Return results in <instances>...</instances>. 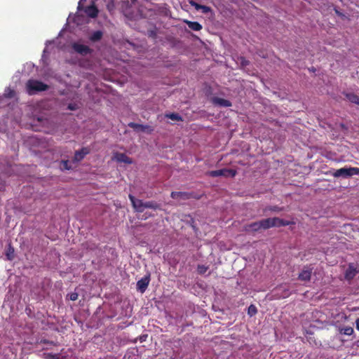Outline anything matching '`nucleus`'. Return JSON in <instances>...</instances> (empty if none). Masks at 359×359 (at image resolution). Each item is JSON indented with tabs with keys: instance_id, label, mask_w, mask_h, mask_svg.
<instances>
[{
	"instance_id": "obj_29",
	"label": "nucleus",
	"mask_w": 359,
	"mask_h": 359,
	"mask_svg": "<svg viewBox=\"0 0 359 359\" xmlns=\"http://www.w3.org/2000/svg\"><path fill=\"white\" fill-rule=\"evenodd\" d=\"M69 299L72 301H75L78 299V294L76 292H72L68 294Z\"/></svg>"
},
{
	"instance_id": "obj_6",
	"label": "nucleus",
	"mask_w": 359,
	"mask_h": 359,
	"mask_svg": "<svg viewBox=\"0 0 359 359\" xmlns=\"http://www.w3.org/2000/svg\"><path fill=\"white\" fill-rule=\"evenodd\" d=\"M252 224H294V222H285L283 219H280L278 217L267 218L262 219L259 222H254Z\"/></svg>"
},
{
	"instance_id": "obj_10",
	"label": "nucleus",
	"mask_w": 359,
	"mask_h": 359,
	"mask_svg": "<svg viewBox=\"0 0 359 359\" xmlns=\"http://www.w3.org/2000/svg\"><path fill=\"white\" fill-rule=\"evenodd\" d=\"M90 149L88 147H83L79 151H76L73 158L74 162H79L84 158V157L90 153Z\"/></svg>"
},
{
	"instance_id": "obj_32",
	"label": "nucleus",
	"mask_w": 359,
	"mask_h": 359,
	"mask_svg": "<svg viewBox=\"0 0 359 359\" xmlns=\"http://www.w3.org/2000/svg\"><path fill=\"white\" fill-rule=\"evenodd\" d=\"M68 109H70V110H75V109H76V104H69L68 105Z\"/></svg>"
},
{
	"instance_id": "obj_2",
	"label": "nucleus",
	"mask_w": 359,
	"mask_h": 359,
	"mask_svg": "<svg viewBox=\"0 0 359 359\" xmlns=\"http://www.w3.org/2000/svg\"><path fill=\"white\" fill-rule=\"evenodd\" d=\"M355 175H359V168H341L336 170L332 173V176L334 177H342L344 178H347Z\"/></svg>"
},
{
	"instance_id": "obj_16",
	"label": "nucleus",
	"mask_w": 359,
	"mask_h": 359,
	"mask_svg": "<svg viewBox=\"0 0 359 359\" xmlns=\"http://www.w3.org/2000/svg\"><path fill=\"white\" fill-rule=\"evenodd\" d=\"M339 332L341 334L351 336V334H353L354 330L352 327L346 326V327H339Z\"/></svg>"
},
{
	"instance_id": "obj_8",
	"label": "nucleus",
	"mask_w": 359,
	"mask_h": 359,
	"mask_svg": "<svg viewBox=\"0 0 359 359\" xmlns=\"http://www.w3.org/2000/svg\"><path fill=\"white\" fill-rule=\"evenodd\" d=\"M72 47L76 53L82 55H86L91 53V49L86 45L74 43Z\"/></svg>"
},
{
	"instance_id": "obj_18",
	"label": "nucleus",
	"mask_w": 359,
	"mask_h": 359,
	"mask_svg": "<svg viewBox=\"0 0 359 359\" xmlns=\"http://www.w3.org/2000/svg\"><path fill=\"white\" fill-rule=\"evenodd\" d=\"M129 127L133 128L134 130H137V131H144L146 128H148L147 126H144V125H142V124H139V123H130L128 124Z\"/></svg>"
},
{
	"instance_id": "obj_15",
	"label": "nucleus",
	"mask_w": 359,
	"mask_h": 359,
	"mask_svg": "<svg viewBox=\"0 0 359 359\" xmlns=\"http://www.w3.org/2000/svg\"><path fill=\"white\" fill-rule=\"evenodd\" d=\"M185 23L188 25L189 28L194 31H200L202 29V25L198 22L186 20Z\"/></svg>"
},
{
	"instance_id": "obj_7",
	"label": "nucleus",
	"mask_w": 359,
	"mask_h": 359,
	"mask_svg": "<svg viewBox=\"0 0 359 359\" xmlns=\"http://www.w3.org/2000/svg\"><path fill=\"white\" fill-rule=\"evenodd\" d=\"M128 198L132 203L135 210L138 212H142L144 210V202L140 199L136 198L134 196L129 194Z\"/></svg>"
},
{
	"instance_id": "obj_24",
	"label": "nucleus",
	"mask_w": 359,
	"mask_h": 359,
	"mask_svg": "<svg viewBox=\"0 0 359 359\" xmlns=\"http://www.w3.org/2000/svg\"><path fill=\"white\" fill-rule=\"evenodd\" d=\"M257 312V308L254 305H250L249 307H248V314L250 316H252L254 315H255Z\"/></svg>"
},
{
	"instance_id": "obj_13",
	"label": "nucleus",
	"mask_w": 359,
	"mask_h": 359,
	"mask_svg": "<svg viewBox=\"0 0 359 359\" xmlns=\"http://www.w3.org/2000/svg\"><path fill=\"white\" fill-rule=\"evenodd\" d=\"M212 101H213L214 104L219 105V106L226 107L231 106V102L229 100L224 99V98L214 97Z\"/></svg>"
},
{
	"instance_id": "obj_33",
	"label": "nucleus",
	"mask_w": 359,
	"mask_h": 359,
	"mask_svg": "<svg viewBox=\"0 0 359 359\" xmlns=\"http://www.w3.org/2000/svg\"><path fill=\"white\" fill-rule=\"evenodd\" d=\"M129 6H130V3H129L128 0L123 1V3H122L123 7V6L128 7Z\"/></svg>"
},
{
	"instance_id": "obj_25",
	"label": "nucleus",
	"mask_w": 359,
	"mask_h": 359,
	"mask_svg": "<svg viewBox=\"0 0 359 359\" xmlns=\"http://www.w3.org/2000/svg\"><path fill=\"white\" fill-rule=\"evenodd\" d=\"M61 165H62V168L65 170L72 169V167L69 165V161L68 160L62 161Z\"/></svg>"
},
{
	"instance_id": "obj_19",
	"label": "nucleus",
	"mask_w": 359,
	"mask_h": 359,
	"mask_svg": "<svg viewBox=\"0 0 359 359\" xmlns=\"http://www.w3.org/2000/svg\"><path fill=\"white\" fill-rule=\"evenodd\" d=\"M144 209L145 208H150V209H153V210L160 209V205L155 201L144 202Z\"/></svg>"
},
{
	"instance_id": "obj_1",
	"label": "nucleus",
	"mask_w": 359,
	"mask_h": 359,
	"mask_svg": "<svg viewBox=\"0 0 359 359\" xmlns=\"http://www.w3.org/2000/svg\"><path fill=\"white\" fill-rule=\"evenodd\" d=\"M27 88L29 94L35 92L45 91L48 89V86L42 81L30 79L27 82Z\"/></svg>"
},
{
	"instance_id": "obj_20",
	"label": "nucleus",
	"mask_w": 359,
	"mask_h": 359,
	"mask_svg": "<svg viewBox=\"0 0 359 359\" xmlns=\"http://www.w3.org/2000/svg\"><path fill=\"white\" fill-rule=\"evenodd\" d=\"M348 101L359 105V96L354 93H348L346 95Z\"/></svg>"
},
{
	"instance_id": "obj_4",
	"label": "nucleus",
	"mask_w": 359,
	"mask_h": 359,
	"mask_svg": "<svg viewBox=\"0 0 359 359\" xmlns=\"http://www.w3.org/2000/svg\"><path fill=\"white\" fill-rule=\"evenodd\" d=\"M170 196L173 199H180L185 201L191 198L200 199L201 198L202 196L197 194L194 192L172 191L170 194Z\"/></svg>"
},
{
	"instance_id": "obj_27",
	"label": "nucleus",
	"mask_w": 359,
	"mask_h": 359,
	"mask_svg": "<svg viewBox=\"0 0 359 359\" xmlns=\"http://www.w3.org/2000/svg\"><path fill=\"white\" fill-rule=\"evenodd\" d=\"M208 270V267L204 265L198 266V272L201 274L205 273Z\"/></svg>"
},
{
	"instance_id": "obj_14",
	"label": "nucleus",
	"mask_w": 359,
	"mask_h": 359,
	"mask_svg": "<svg viewBox=\"0 0 359 359\" xmlns=\"http://www.w3.org/2000/svg\"><path fill=\"white\" fill-rule=\"evenodd\" d=\"M357 271L353 267V266L350 265L345 273V278L347 280H351L354 278V276L356 275Z\"/></svg>"
},
{
	"instance_id": "obj_37",
	"label": "nucleus",
	"mask_w": 359,
	"mask_h": 359,
	"mask_svg": "<svg viewBox=\"0 0 359 359\" xmlns=\"http://www.w3.org/2000/svg\"><path fill=\"white\" fill-rule=\"evenodd\" d=\"M190 221H191L192 222H194L193 219H192L191 217H190Z\"/></svg>"
},
{
	"instance_id": "obj_11",
	"label": "nucleus",
	"mask_w": 359,
	"mask_h": 359,
	"mask_svg": "<svg viewBox=\"0 0 359 359\" xmlns=\"http://www.w3.org/2000/svg\"><path fill=\"white\" fill-rule=\"evenodd\" d=\"M113 159L116 160L117 162L126 164H131L133 163L132 159L124 153H115Z\"/></svg>"
},
{
	"instance_id": "obj_36",
	"label": "nucleus",
	"mask_w": 359,
	"mask_h": 359,
	"mask_svg": "<svg viewBox=\"0 0 359 359\" xmlns=\"http://www.w3.org/2000/svg\"><path fill=\"white\" fill-rule=\"evenodd\" d=\"M272 210H276V207H274L273 208L271 209Z\"/></svg>"
},
{
	"instance_id": "obj_28",
	"label": "nucleus",
	"mask_w": 359,
	"mask_h": 359,
	"mask_svg": "<svg viewBox=\"0 0 359 359\" xmlns=\"http://www.w3.org/2000/svg\"><path fill=\"white\" fill-rule=\"evenodd\" d=\"M107 10L110 12H111L114 8V1L113 0H111L110 1H109L107 4Z\"/></svg>"
},
{
	"instance_id": "obj_9",
	"label": "nucleus",
	"mask_w": 359,
	"mask_h": 359,
	"mask_svg": "<svg viewBox=\"0 0 359 359\" xmlns=\"http://www.w3.org/2000/svg\"><path fill=\"white\" fill-rule=\"evenodd\" d=\"M313 269L310 266H304L299 274L298 278L302 281H309L312 274Z\"/></svg>"
},
{
	"instance_id": "obj_23",
	"label": "nucleus",
	"mask_w": 359,
	"mask_h": 359,
	"mask_svg": "<svg viewBox=\"0 0 359 359\" xmlns=\"http://www.w3.org/2000/svg\"><path fill=\"white\" fill-rule=\"evenodd\" d=\"M6 257L9 260H12L14 258V249L11 245H9L6 251Z\"/></svg>"
},
{
	"instance_id": "obj_34",
	"label": "nucleus",
	"mask_w": 359,
	"mask_h": 359,
	"mask_svg": "<svg viewBox=\"0 0 359 359\" xmlns=\"http://www.w3.org/2000/svg\"><path fill=\"white\" fill-rule=\"evenodd\" d=\"M355 327L358 330H359V318L355 321Z\"/></svg>"
},
{
	"instance_id": "obj_5",
	"label": "nucleus",
	"mask_w": 359,
	"mask_h": 359,
	"mask_svg": "<svg viewBox=\"0 0 359 359\" xmlns=\"http://www.w3.org/2000/svg\"><path fill=\"white\" fill-rule=\"evenodd\" d=\"M236 173L237 172L235 170L223 168L220 170L208 171L207 175L212 177H217L219 176L233 177L236 176Z\"/></svg>"
},
{
	"instance_id": "obj_30",
	"label": "nucleus",
	"mask_w": 359,
	"mask_h": 359,
	"mask_svg": "<svg viewBox=\"0 0 359 359\" xmlns=\"http://www.w3.org/2000/svg\"><path fill=\"white\" fill-rule=\"evenodd\" d=\"M190 4L192 6H194L196 8V10L200 11V8H201V4L196 3V1H190Z\"/></svg>"
},
{
	"instance_id": "obj_31",
	"label": "nucleus",
	"mask_w": 359,
	"mask_h": 359,
	"mask_svg": "<svg viewBox=\"0 0 359 359\" xmlns=\"http://www.w3.org/2000/svg\"><path fill=\"white\" fill-rule=\"evenodd\" d=\"M8 90H9V92L8 93H6V95L7 97L11 98L14 96L15 93L12 90H10V89H8Z\"/></svg>"
},
{
	"instance_id": "obj_26",
	"label": "nucleus",
	"mask_w": 359,
	"mask_h": 359,
	"mask_svg": "<svg viewBox=\"0 0 359 359\" xmlns=\"http://www.w3.org/2000/svg\"><path fill=\"white\" fill-rule=\"evenodd\" d=\"M200 11H201L203 13L206 14V13H210L212 10H211V8L209 6L201 5V8H200Z\"/></svg>"
},
{
	"instance_id": "obj_22",
	"label": "nucleus",
	"mask_w": 359,
	"mask_h": 359,
	"mask_svg": "<svg viewBox=\"0 0 359 359\" xmlns=\"http://www.w3.org/2000/svg\"><path fill=\"white\" fill-rule=\"evenodd\" d=\"M47 359H68L67 356L60 354H48L46 356Z\"/></svg>"
},
{
	"instance_id": "obj_17",
	"label": "nucleus",
	"mask_w": 359,
	"mask_h": 359,
	"mask_svg": "<svg viewBox=\"0 0 359 359\" xmlns=\"http://www.w3.org/2000/svg\"><path fill=\"white\" fill-rule=\"evenodd\" d=\"M102 32L97 30L94 32L90 36V40L93 42L100 41L102 37Z\"/></svg>"
},
{
	"instance_id": "obj_21",
	"label": "nucleus",
	"mask_w": 359,
	"mask_h": 359,
	"mask_svg": "<svg viewBox=\"0 0 359 359\" xmlns=\"http://www.w3.org/2000/svg\"><path fill=\"white\" fill-rule=\"evenodd\" d=\"M165 117H167L172 121H183L182 117L177 113L166 114Z\"/></svg>"
},
{
	"instance_id": "obj_12",
	"label": "nucleus",
	"mask_w": 359,
	"mask_h": 359,
	"mask_svg": "<svg viewBox=\"0 0 359 359\" xmlns=\"http://www.w3.org/2000/svg\"><path fill=\"white\" fill-rule=\"evenodd\" d=\"M149 276H145L141 278L137 283V289L142 293L144 292L149 283Z\"/></svg>"
},
{
	"instance_id": "obj_3",
	"label": "nucleus",
	"mask_w": 359,
	"mask_h": 359,
	"mask_svg": "<svg viewBox=\"0 0 359 359\" xmlns=\"http://www.w3.org/2000/svg\"><path fill=\"white\" fill-rule=\"evenodd\" d=\"M86 1V0H80L78 4L77 9L78 11H83L84 13L91 18H95L97 16L99 11L97 8L95 6V3L92 2V4L83 7V2Z\"/></svg>"
},
{
	"instance_id": "obj_35",
	"label": "nucleus",
	"mask_w": 359,
	"mask_h": 359,
	"mask_svg": "<svg viewBox=\"0 0 359 359\" xmlns=\"http://www.w3.org/2000/svg\"><path fill=\"white\" fill-rule=\"evenodd\" d=\"M264 227V229L269 228L270 226L269 225H267V226H262Z\"/></svg>"
}]
</instances>
